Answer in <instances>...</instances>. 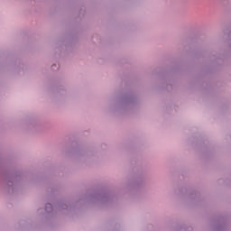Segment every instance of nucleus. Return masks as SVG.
<instances>
[{"mask_svg": "<svg viewBox=\"0 0 231 231\" xmlns=\"http://www.w3.org/2000/svg\"><path fill=\"white\" fill-rule=\"evenodd\" d=\"M49 207H51V204H47L46 208H48Z\"/></svg>", "mask_w": 231, "mask_h": 231, "instance_id": "obj_1", "label": "nucleus"}]
</instances>
